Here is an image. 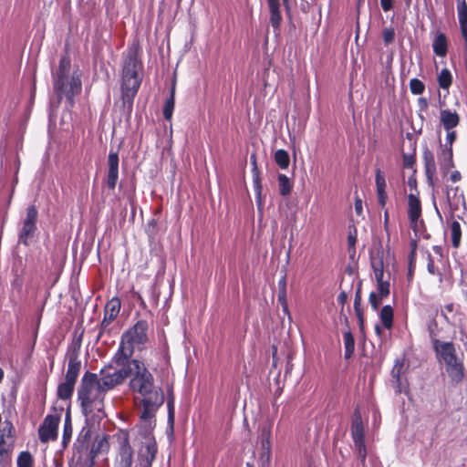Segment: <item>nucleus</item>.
I'll return each mask as SVG.
<instances>
[{"mask_svg":"<svg viewBox=\"0 0 467 467\" xmlns=\"http://www.w3.org/2000/svg\"><path fill=\"white\" fill-rule=\"evenodd\" d=\"M70 58L65 55L60 57L57 68L52 70L53 92L56 101L51 104L56 107H58L65 99L66 108H72L75 97L81 91L80 73L78 70H75L70 74Z\"/></svg>","mask_w":467,"mask_h":467,"instance_id":"nucleus-1","label":"nucleus"},{"mask_svg":"<svg viewBox=\"0 0 467 467\" xmlns=\"http://www.w3.org/2000/svg\"><path fill=\"white\" fill-rule=\"evenodd\" d=\"M141 68L142 63L137 53L130 52L123 63L120 85L123 110L128 118L131 115L134 99L141 85L142 78L139 75Z\"/></svg>","mask_w":467,"mask_h":467,"instance_id":"nucleus-2","label":"nucleus"},{"mask_svg":"<svg viewBox=\"0 0 467 467\" xmlns=\"http://www.w3.org/2000/svg\"><path fill=\"white\" fill-rule=\"evenodd\" d=\"M105 396L106 392L100 385L99 376L87 370L77 389V400L82 414L88 417L94 410L103 412Z\"/></svg>","mask_w":467,"mask_h":467,"instance_id":"nucleus-3","label":"nucleus"},{"mask_svg":"<svg viewBox=\"0 0 467 467\" xmlns=\"http://www.w3.org/2000/svg\"><path fill=\"white\" fill-rule=\"evenodd\" d=\"M433 351L437 360L444 364L451 384L461 383L464 378L463 354L458 353L456 345L452 341H448Z\"/></svg>","mask_w":467,"mask_h":467,"instance_id":"nucleus-4","label":"nucleus"},{"mask_svg":"<svg viewBox=\"0 0 467 467\" xmlns=\"http://www.w3.org/2000/svg\"><path fill=\"white\" fill-rule=\"evenodd\" d=\"M132 373L129 386L131 390L140 393L141 396H150L153 393H163L159 388L156 389L154 377L140 359H131Z\"/></svg>","mask_w":467,"mask_h":467,"instance_id":"nucleus-5","label":"nucleus"},{"mask_svg":"<svg viewBox=\"0 0 467 467\" xmlns=\"http://www.w3.org/2000/svg\"><path fill=\"white\" fill-rule=\"evenodd\" d=\"M156 421H141L138 424V434L144 440L135 467H151L157 454V442L153 436Z\"/></svg>","mask_w":467,"mask_h":467,"instance_id":"nucleus-6","label":"nucleus"},{"mask_svg":"<svg viewBox=\"0 0 467 467\" xmlns=\"http://www.w3.org/2000/svg\"><path fill=\"white\" fill-rule=\"evenodd\" d=\"M350 431L351 438L353 440L358 457L360 460L361 463L364 464L367 458L365 430L361 413L358 408L355 409L353 413Z\"/></svg>","mask_w":467,"mask_h":467,"instance_id":"nucleus-7","label":"nucleus"},{"mask_svg":"<svg viewBox=\"0 0 467 467\" xmlns=\"http://www.w3.org/2000/svg\"><path fill=\"white\" fill-rule=\"evenodd\" d=\"M109 368H106V366L100 369L99 380L100 385L102 386L104 391L107 393L108 391L113 389L116 386L122 384L126 379L130 377L132 373V368H123L115 369L112 373H106L105 370Z\"/></svg>","mask_w":467,"mask_h":467,"instance_id":"nucleus-8","label":"nucleus"},{"mask_svg":"<svg viewBox=\"0 0 467 467\" xmlns=\"http://www.w3.org/2000/svg\"><path fill=\"white\" fill-rule=\"evenodd\" d=\"M38 212L35 205L26 208V217L23 220L22 228L18 233V242L26 246L29 245V240L33 238L37 227Z\"/></svg>","mask_w":467,"mask_h":467,"instance_id":"nucleus-9","label":"nucleus"},{"mask_svg":"<svg viewBox=\"0 0 467 467\" xmlns=\"http://www.w3.org/2000/svg\"><path fill=\"white\" fill-rule=\"evenodd\" d=\"M80 341L72 343L67 347V369L65 376V380L76 384L81 369V361L79 360L80 354Z\"/></svg>","mask_w":467,"mask_h":467,"instance_id":"nucleus-10","label":"nucleus"},{"mask_svg":"<svg viewBox=\"0 0 467 467\" xmlns=\"http://www.w3.org/2000/svg\"><path fill=\"white\" fill-rule=\"evenodd\" d=\"M61 417L59 414H47L38 428L40 442L47 443L56 441L58 437V425Z\"/></svg>","mask_w":467,"mask_h":467,"instance_id":"nucleus-11","label":"nucleus"},{"mask_svg":"<svg viewBox=\"0 0 467 467\" xmlns=\"http://www.w3.org/2000/svg\"><path fill=\"white\" fill-rule=\"evenodd\" d=\"M134 353V347L129 345L124 339L121 337L119 348L113 357L111 358L110 362L106 365V368H113L114 367H119L120 368H132L131 357Z\"/></svg>","mask_w":467,"mask_h":467,"instance_id":"nucleus-12","label":"nucleus"},{"mask_svg":"<svg viewBox=\"0 0 467 467\" xmlns=\"http://www.w3.org/2000/svg\"><path fill=\"white\" fill-rule=\"evenodd\" d=\"M164 394L163 393H153V395L143 396L141 400L142 411L140 414L141 421H156L154 420L155 413L163 402H164Z\"/></svg>","mask_w":467,"mask_h":467,"instance_id":"nucleus-13","label":"nucleus"},{"mask_svg":"<svg viewBox=\"0 0 467 467\" xmlns=\"http://www.w3.org/2000/svg\"><path fill=\"white\" fill-rule=\"evenodd\" d=\"M148 331V323L145 320H139L135 323V325L125 331L121 337L126 341L129 345H131L135 348V345H143L147 342Z\"/></svg>","mask_w":467,"mask_h":467,"instance_id":"nucleus-14","label":"nucleus"},{"mask_svg":"<svg viewBox=\"0 0 467 467\" xmlns=\"http://www.w3.org/2000/svg\"><path fill=\"white\" fill-rule=\"evenodd\" d=\"M120 310V301L118 297L109 301L104 309V317L99 325L98 339L102 336L108 326L118 317Z\"/></svg>","mask_w":467,"mask_h":467,"instance_id":"nucleus-15","label":"nucleus"},{"mask_svg":"<svg viewBox=\"0 0 467 467\" xmlns=\"http://www.w3.org/2000/svg\"><path fill=\"white\" fill-rule=\"evenodd\" d=\"M119 151L110 150L108 156V174L106 183L109 189L116 188L119 179Z\"/></svg>","mask_w":467,"mask_h":467,"instance_id":"nucleus-16","label":"nucleus"},{"mask_svg":"<svg viewBox=\"0 0 467 467\" xmlns=\"http://www.w3.org/2000/svg\"><path fill=\"white\" fill-rule=\"evenodd\" d=\"M421 215V204L420 198L410 193L408 195V217L410 220V228L416 235H418V220Z\"/></svg>","mask_w":467,"mask_h":467,"instance_id":"nucleus-17","label":"nucleus"},{"mask_svg":"<svg viewBox=\"0 0 467 467\" xmlns=\"http://www.w3.org/2000/svg\"><path fill=\"white\" fill-rule=\"evenodd\" d=\"M91 427L89 426L88 417H86L85 426L82 427L73 445V450L75 453L79 454V457L81 456L83 451H88L89 441L91 439Z\"/></svg>","mask_w":467,"mask_h":467,"instance_id":"nucleus-18","label":"nucleus"},{"mask_svg":"<svg viewBox=\"0 0 467 467\" xmlns=\"http://www.w3.org/2000/svg\"><path fill=\"white\" fill-rule=\"evenodd\" d=\"M422 158H423V163H424V172L427 179V183L431 187H434V175L436 173L437 168L434 159V154L432 151L428 148L427 145L424 146L423 151H422Z\"/></svg>","mask_w":467,"mask_h":467,"instance_id":"nucleus-19","label":"nucleus"},{"mask_svg":"<svg viewBox=\"0 0 467 467\" xmlns=\"http://www.w3.org/2000/svg\"><path fill=\"white\" fill-rule=\"evenodd\" d=\"M460 115L456 111L445 109L440 110V122L445 130H453L460 124Z\"/></svg>","mask_w":467,"mask_h":467,"instance_id":"nucleus-20","label":"nucleus"},{"mask_svg":"<svg viewBox=\"0 0 467 467\" xmlns=\"http://www.w3.org/2000/svg\"><path fill=\"white\" fill-rule=\"evenodd\" d=\"M133 451L128 440H124L119 446V461L117 467H131L132 466Z\"/></svg>","mask_w":467,"mask_h":467,"instance_id":"nucleus-21","label":"nucleus"},{"mask_svg":"<svg viewBox=\"0 0 467 467\" xmlns=\"http://www.w3.org/2000/svg\"><path fill=\"white\" fill-rule=\"evenodd\" d=\"M376 187H377V195L378 202L381 208H384L387 202V193H386V180L385 176L379 169L376 170Z\"/></svg>","mask_w":467,"mask_h":467,"instance_id":"nucleus-22","label":"nucleus"},{"mask_svg":"<svg viewBox=\"0 0 467 467\" xmlns=\"http://www.w3.org/2000/svg\"><path fill=\"white\" fill-rule=\"evenodd\" d=\"M427 330L429 333L430 341L431 343L432 349L439 348V346L448 343V341H442L439 339L441 328L439 327L438 322L435 318H431L427 323Z\"/></svg>","mask_w":467,"mask_h":467,"instance_id":"nucleus-23","label":"nucleus"},{"mask_svg":"<svg viewBox=\"0 0 467 467\" xmlns=\"http://www.w3.org/2000/svg\"><path fill=\"white\" fill-rule=\"evenodd\" d=\"M432 49L436 56L444 57L448 52L447 36L442 32H438L432 42Z\"/></svg>","mask_w":467,"mask_h":467,"instance_id":"nucleus-24","label":"nucleus"},{"mask_svg":"<svg viewBox=\"0 0 467 467\" xmlns=\"http://www.w3.org/2000/svg\"><path fill=\"white\" fill-rule=\"evenodd\" d=\"M458 19L462 35L467 44V4L465 0H457Z\"/></svg>","mask_w":467,"mask_h":467,"instance_id":"nucleus-25","label":"nucleus"},{"mask_svg":"<svg viewBox=\"0 0 467 467\" xmlns=\"http://www.w3.org/2000/svg\"><path fill=\"white\" fill-rule=\"evenodd\" d=\"M175 106V84H172L170 89V95L165 99V103L162 109L163 118L166 120H171L172 118L173 110Z\"/></svg>","mask_w":467,"mask_h":467,"instance_id":"nucleus-26","label":"nucleus"},{"mask_svg":"<svg viewBox=\"0 0 467 467\" xmlns=\"http://www.w3.org/2000/svg\"><path fill=\"white\" fill-rule=\"evenodd\" d=\"M76 384L64 380L57 385V396L59 400H70L75 389Z\"/></svg>","mask_w":467,"mask_h":467,"instance_id":"nucleus-27","label":"nucleus"},{"mask_svg":"<svg viewBox=\"0 0 467 467\" xmlns=\"http://www.w3.org/2000/svg\"><path fill=\"white\" fill-rule=\"evenodd\" d=\"M379 318L383 327L387 329H390L393 326L394 311L390 305H385L379 311Z\"/></svg>","mask_w":467,"mask_h":467,"instance_id":"nucleus-28","label":"nucleus"},{"mask_svg":"<svg viewBox=\"0 0 467 467\" xmlns=\"http://www.w3.org/2000/svg\"><path fill=\"white\" fill-rule=\"evenodd\" d=\"M403 368V361L400 359H396L394 366L391 369V377L394 379L396 392H402V382H401V370Z\"/></svg>","mask_w":467,"mask_h":467,"instance_id":"nucleus-29","label":"nucleus"},{"mask_svg":"<svg viewBox=\"0 0 467 467\" xmlns=\"http://www.w3.org/2000/svg\"><path fill=\"white\" fill-rule=\"evenodd\" d=\"M440 169L443 176L454 167L453 154H437Z\"/></svg>","mask_w":467,"mask_h":467,"instance_id":"nucleus-30","label":"nucleus"},{"mask_svg":"<svg viewBox=\"0 0 467 467\" xmlns=\"http://www.w3.org/2000/svg\"><path fill=\"white\" fill-rule=\"evenodd\" d=\"M343 339L345 347L344 358L348 359L352 357L355 351V339L350 330L343 333Z\"/></svg>","mask_w":467,"mask_h":467,"instance_id":"nucleus-31","label":"nucleus"},{"mask_svg":"<svg viewBox=\"0 0 467 467\" xmlns=\"http://www.w3.org/2000/svg\"><path fill=\"white\" fill-rule=\"evenodd\" d=\"M279 193L282 196H287L291 193L293 183L291 180L283 173H279L277 176Z\"/></svg>","mask_w":467,"mask_h":467,"instance_id":"nucleus-32","label":"nucleus"},{"mask_svg":"<svg viewBox=\"0 0 467 467\" xmlns=\"http://www.w3.org/2000/svg\"><path fill=\"white\" fill-rule=\"evenodd\" d=\"M371 268L375 275V279L377 283L383 282L384 276V266H383V257L380 256L378 259L371 258L370 260Z\"/></svg>","mask_w":467,"mask_h":467,"instance_id":"nucleus-33","label":"nucleus"},{"mask_svg":"<svg viewBox=\"0 0 467 467\" xmlns=\"http://www.w3.org/2000/svg\"><path fill=\"white\" fill-rule=\"evenodd\" d=\"M273 424L271 422H265L260 427V445L266 446L271 445Z\"/></svg>","mask_w":467,"mask_h":467,"instance_id":"nucleus-34","label":"nucleus"},{"mask_svg":"<svg viewBox=\"0 0 467 467\" xmlns=\"http://www.w3.org/2000/svg\"><path fill=\"white\" fill-rule=\"evenodd\" d=\"M274 159L278 167L282 170L288 168L290 163V157L288 151L283 149H279L275 152Z\"/></svg>","mask_w":467,"mask_h":467,"instance_id":"nucleus-35","label":"nucleus"},{"mask_svg":"<svg viewBox=\"0 0 467 467\" xmlns=\"http://www.w3.org/2000/svg\"><path fill=\"white\" fill-rule=\"evenodd\" d=\"M452 83V76L448 68H443L438 75V84L442 89L449 90Z\"/></svg>","mask_w":467,"mask_h":467,"instance_id":"nucleus-36","label":"nucleus"},{"mask_svg":"<svg viewBox=\"0 0 467 467\" xmlns=\"http://www.w3.org/2000/svg\"><path fill=\"white\" fill-rule=\"evenodd\" d=\"M108 447V441L106 436H103L101 439L96 440L95 443L92 445L91 449L88 451V460L95 461L98 454L104 449Z\"/></svg>","mask_w":467,"mask_h":467,"instance_id":"nucleus-37","label":"nucleus"},{"mask_svg":"<svg viewBox=\"0 0 467 467\" xmlns=\"http://www.w3.org/2000/svg\"><path fill=\"white\" fill-rule=\"evenodd\" d=\"M451 244L454 248H458L461 244L462 228L458 221L453 220L451 223Z\"/></svg>","mask_w":467,"mask_h":467,"instance_id":"nucleus-38","label":"nucleus"},{"mask_svg":"<svg viewBox=\"0 0 467 467\" xmlns=\"http://www.w3.org/2000/svg\"><path fill=\"white\" fill-rule=\"evenodd\" d=\"M282 14L281 10L273 11L269 13V23L273 27L274 33L277 36L280 33L281 24H282Z\"/></svg>","mask_w":467,"mask_h":467,"instance_id":"nucleus-39","label":"nucleus"},{"mask_svg":"<svg viewBox=\"0 0 467 467\" xmlns=\"http://www.w3.org/2000/svg\"><path fill=\"white\" fill-rule=\"evenodd\" d=\"M14 431L13 423L5 420L0 428V444H5V438H12Z\"/></svg>","mask_w":467,"mask_h":467,"instance_id":"nucleus-40","label":"nucleus"},{"mask_svg":"<svg viewBox=\"0 0 467 467\" xmlns=\"http://www.w3.org/2000/svg\"><path fill=\"white\" fill-rule=\"evenodd\" d=\"M17 467H33V457L28 451H21L16 460Z\"/></svg>","mask_w":467,"mask_h":467,"instance_id":"nucleus-41","label":"nucleus"},{"mask_svg":"<svg viewBox=\"0 0 467 467\" xmlns=\"http://www.w3.org/2000/svg\"><path fill=\"white\" fill-rule=\"evenodd\" d=\"M410 90L413 95H420L425 90V84L420 79L413 78L410 80Z\"/></svg>","mask_w":467,"mask_h":467,"instance_id":"nucleus-42","label":"nucleus"},{"mask_svg":"<svg viewBox=\"0 0 467 467\" xmlns=\"http://www.w3.org/2000/svg\"><path fill=\"white\" fill-rule=\"evenodd\" d=\"M72 432H73V427H72L71 413H70V409L68 408L65 414L62 435L72 437Z\"/></svg>","mask_w":467,"mask_h":467,"instance_id":"nucleus-43","label":"nucleus"},{"mask_svg":"<svg viewBox=\"0 0 467 467\" xmlns=\"http://www.w3.org/2000/svg\"><path fill=\"white\" fill-rule=\"evenodd\" d=\"M253 185H254V196H255V202H256L257 208H258V210H262L263 209V199H262L263 186H262L261 181L260 182H253Z\"/></svg>","mask_w":467,"mask_h":467,"instance_id":"nucleus-44","label":"nucleus"},{"mask_svg":"<svg viewBox=\"0 0 467 467\" xmlns=\"http://www.w3.org/2000/svg\"><path fill=\"white\" fill-rule=\"evenodd\" d=\"M354 311L358 317V327L361 332L364 331V316H363V308L361 306V302L354 301Z\"/></svg>","mask_w":467,"mask_h":467,"instance_id":"nucleus-45","label":"nucleus"},{"mask_svg":"<svg viewBox=\"0 0 467 467\" xmlns=\"http://www.w3.org/2000/svg\"><path fill=\"white\" fill-rule=\"evenodd\" d=\"M383 298L384 296H381L380 295L372 291L368 296V302L371 306V308L375 311L378 310Z\"/></svg>","mask_w":467,"mask_h":467,"instance_id":"nucleus-46","label":"nucleus"},{"mask_svg":"<svg viewBox=\"0 0 467 467\" xmlns=\"http://www.w3.org/2000/svg\"><path fill=\"white\" fill-rule=\"evenodd\" d=\"M168 424L171 428V431H173V423H174V407H173V399L169 397L168 402Z\"/></svg>","mask_w":467,"mask_h":467,"instance_id":"nucleus-47","label":"nucleus"},{"mask_svg":"<svg viewBox=\"0 0 467 467\" xmlns=\"http://www.w3.org/2000/svg\"><path fill=\"white\" fill-rule=\"evenodd\" d=\"M382 38L386 46L391 44L395 38V30L392 27H386L382 31Z\"/></svg>","mask_w":467,"mask_h":467,"instance_id":"nucleus-48","label":"nucleus"},{"mask_svg":"<svg viewBox=\"0 0 467 467\" xmlns=\"http://www.w3.org/2000/svg\"><path fill=\"white\" fill-rule=\"evenodd\" d=\"M250 160H251V164H252L253 182H260L261 181L260 171L257 167L255 154L253 153L250 157Z\"/></svg>","mask_w":467,"mask_h":467,"instance_id":"nucleus-49","label":"nucleus"},{"mask_svg":"<svg viewBox=\"0 0 467 467\" xmlns=\"http://www.w3.org/2000/svg\"><path fill=\"white\" fill-rule=\"evenodd\" d=\"M377 289L379 292V295L381 296L387 297L389 295V281H383L377 283Z\"/></svg>","mask_w":467,"mask_h":467,"instance_id":"nucleus-50","label":"nucleus"},{"mask_svg":"<svg viewBox=\"0 0 467 467\" xmlns=\"http://www.w3.org/2000/svg\"><path fill=\"white\" fill-rule=\"evenodd\" d=\"M415 260H416V254H414V252H410V254L408 255V261H409L408 279H411L413 277Z\"/></svg>","mask_w":467,"mask_h":467,"instance_id":"nucleus-51","label":"nucleus"},{"mask_svg":"<svg viewBox=\"0 0 467 467\" xmlns=\"http://www.w3.org/2000/svg\"><path fill=\"white\" fill-rule=\"evenodd\" d=\"M403 159V166L406 169H411L415 163V154H406L404 153L402 156Z\"/></svg>","mask_w":467,"mask_h":467,"instance_id":"nucleus-52","label":"nucleus"},{"mask_svg":"<svg viewBox=\"0 0 467 467\" xmlns=\"http://www.w3.org/2000/svg\"><path fill=\"white\" fill-rule=\"evenodd\" d=\"M439 141H441L440 139ZM437 154H453L452 144H448L446 141L444 143L440 142V148Z\"/></svg>","mask_w":467,"mask_h":467,"instance_id":"nucleus-53","label":"nucleus"},{"mask_svg":"<svg viewBox=\"0 0 467 467\" xmlns=\"http://www.w3.org/2000/svg\"><path fill=\"white\" fill-rule=\"evenodd\" d=\"M272 456V448L271 445L261 446V459L265 461H270Z\"/></svg>","mask_w":467,"mask_h":467,"instance_id":"nucleus-54","label":"nucleus"},{"mask_svg":"<svg viewBox=\"0 0 467 467\" xmlns=\"http://www.w3.org/2000/svg\"><path fill=\"white\" fill-rule=\"evenodd\" d=\"M356 242H357V230H356V228H354V232L353 233L349 232L348 235V249L354 250Z\"/></svg>","mask_w":467,"mask_h":467,"instance_id":"nucleus-55","label":"nucleus"},{"mask_svg":"<svg viewBox=\"0 0 467 467\" xmlns=\"http://www.w3.org/2000/svg\"><path fill=\"white\" fill-rule=\"evenodd\" d=\"M268 5L269 13L273 11L281 10L280 0H266Z\"/></svg>","mask_w":467,"mask_h":467,"instance_id":"nucleus-56","label":"nucleus"},{"mask_svg":"<svg viewBox=\"0 0 467 467\" xmlns=\"http://www.w3.org/2000/svg\"><path fill=\"white\" fill-rule=\"evenodd\" d=\"M9 460V451L5 448V444H0V463Z\"/></svg>","mask_w":467,"mask_h":467,"instance_id":"nucleus-57","label":"nucleus"},{"mask_svg":"<svg viewBox=\"0 0 467 467\" xmlns=\"http://www.w3.org/2000/svg\"><path fill=\"white\" fill-rule=\"evenodd\" d=\"M446 131H447V134H446L445 141L448 142V144H452L453 145L454 141L457 139L456 131L453 130H446Z\"/></svg>","mask_w":467,"mask_h":467,"instance_id":"nucleus-58","label":"nucleus"},{"mask_svg":"<svg viewBox=\"0 0 467 467\" xmlns=\"http://www.w3.org/2000/svg\"><path fill=\"white\" fill-rule=\"evenodd\" d=\"M418 106L420 111H426L429 107V103L426 98L420 97L418 99Z\"/></svg>","mask_w":467,"mask_h":467,"instance_id":"nucleus-59","label":"nucleus"},{"mask_svg":"<svg viewBox=\"0 0 467 467\" xmlns=\"http://www.w3.org/2000/svg\"><path fill=\"white\" fill-rule=\"evenodd\" d=\"M380 5L384 12H388L393 8V0H380Z\"/></svg>","mask_w":467,"mask_h":467,"instance_id":"nucleus-60","label":"nucleus"},{"mask_svg":"<svg viewBox=\"0 0 467 467\" xmlns=\"http://www.w3.org/2000/svg\"><path fill=\"white\" fill-rule=\"evenodd\" d=\"M427 270L428 272L431 274V275H435L436 272H435V265H434V262H433V259L431 255V254H428V264H427Z\"/></svg>","mask_w":467,"mask_h":467,"instance_id":"nucleus-61","label":"nucleus"},{"mask_svg":"<svg viewBox=\"0 0 467 467\" xmlns=\"http://www.w3.org/2000/svg\"><path fill=\"white\" fill-rule=\"evenodd\" d=\"M278 292H286V277L283 275L278 281Z\"/></svg>","mask_w":467,"mask_h":467,"instance_id":"nucleus-62","label":"nucleus"},{"mask_svg":"<svg viewBox=\"0 0 467 467\" xmlns=\"http://www.w3.org/2000/svg\"><path fill=\"white\" fill-rule=\"evenodd\" d=\"M348 301V294L345 291H341L337 296V302L342 306L347 303Z\"/></svg>","mask_w":467,"mask_h":467,"instance_id":"nucleus-63","label":"nucleus"},{"mask_svg":"<svg viewBox=\"0 0 467 467\" xmlns=\"http://www.w3.org/2000/svg\"><path fill=\"white\" fill-rule=\"evenodd\" d=\"M363 211L362 208V200L360 198H356L355 200V212L358 215H361Z\"/></svg>","mask_w":467,"mask_h":467,"instance_id":"nucleus-64","label":"nucleus"}]
</instances>
